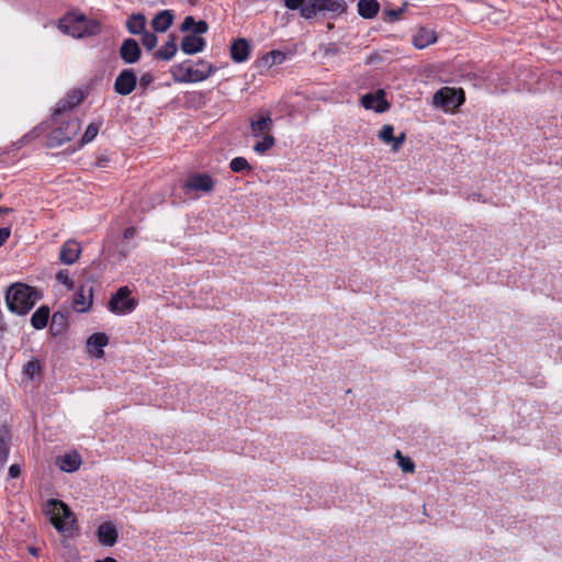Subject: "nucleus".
Here are the masks:
<instances>
[{"label":"nucleus","mask_w":562,"mask_h":562,"mask_svg":"<svg viewBox=\"0 0 562 562\" xmlns=\"http://www.w3.org/2000/svg\"><path fill=\"white\" fill-rule=\"evenodd\" d=\"M37 293L29 285L12 284L5 293L8 308L19 315H25L36 303Z\"/></svg>","instance_id":"1"},{"label":"nucleus","mask_w":562,"mask_h":562,"mask_svg":"<svg viewBox=\"0 0 562 562\" xmlns=\"http://www.w3.org/2000/svg\"><path fill=\"white\" fill-rule=\"evenodd\" d=\"M284 5L289 10H300L303 19H313L317 13L329 11L340 12L345 10L341 0H284Z\"/></svg>","instance_id":"2"},{"label":"nucleus","mask_w":562,"mask_h":562,"mask_svg":"<svg viewBox=\"0 0 562 562\" xmlns=\"http://www.w3.org/2000/svg\"><path fill=\"white\" fill-rule=\"evenodd\" d=\"M58 26L64 33L76 38L91 36L100 32L99 22L89 20L83 14H66L60 19Z\"/></svg>","instance_id":"3"},{"label":"nucleus","mask_w":562,"mask_h":562,"mask_svg":"<svg viewBox=\"0 0 562 562\" xmlns=\"http://www.w3.org/2000/svg\"><path fill=\"white\" fill-rule=\"evenodd\" d=\"M214 72V67L205 61L199 60L195 67L184 63L172 66L171 75L177 82H200L207 79Z\"/></svg>","instance_id":"4"},{"label":"nucleus","mask_w":562,"mask_h":562,"mask_svg":"<svg viewBox=\"0 0 562 562\" xmlns=\"http://www.w3.org/2000/svg\"><path fill=\"white\" fill-rule=\"evenodd\" d=\"M46 513L53 526L60 532L69 531L75 524L72 512L61 501L49 499L46 505Z\"/></svg>","instance_id":"5"},{"label":"nucleus","mask_w":562,"mask_h":562,"mask_svg":"<svg viewBox=\"0 0 562 562\" xmlns=\"http://www.w3.org/2000/svg\"><path fill=\"white\" fill-rule=\"evenodd\" d=\"M464 102L463 90L443 87L439 89L432 98V104L442 109L445 112H452Z\"/></svg>","instance_id":"6"},{"label":"nucleus","mask_w":562,"mask_h":562,"mask_svg":"<svg viewBox=\"0 0 562 562\" xmlns=\"http://www.w3.org/2000/svg\"><path fill=\"white\" fill-rule=\"evenodd\" d=\"M137 305L136 300L131 297V290L127 286H121L109 302V310L119 315L131 313Z\"/></svg>","instance_id":"7"},{"label":"nucleus","mask_w":562,"mask_h":562,"mask_svg":"<svg viewBox=\"0 0 562 562\" xmlns=\"http://www.w3.org/2000/svg\"><path fill=\"white\" fill-rule=\"evenodd\" d=\"M81 123L78 119L70 120L66 123L65 128H55L48 136L47 144L49 147L60 146L72 139L80 131Z\"/></svg>","instance_id":"8"},{"label":"nucleus","mask_w":562,"mask_h":562,"mask_svg":"<svg viewBox=\"0 0 562 562\" xmlns=\"http://www.w3.org/2000/svg\"><path fill=\"white\" fill-rule=\"evenodd\" d=\"M273 121L270 113L258 112L249 119L250 135L255 138L271 134Z\"/></svg>","instance_id":"9"},{"label":"nucleus","mask_w":562,"mask_h":562,"mask_svg":"<svg viewBox=\"0 0 562 562\" xmlns=\"http://www.w3.org/2000/svg\"><path fill=\"white\" fill-rule=\"evenodd\" d=\"M215 181L207 173H193L190 175L186 182L184 188L189 191L209 193L214 189Z\"/></svg>","instance_id":"10"},{"label":"nucleus","mask_w":562,"mask_h":562,"mask_svg":"<svg viewBox=\"0 0 562 562\" xmlns=\"http://www.w3.org/2000/svg\"><path fill=\"white\" fill-rule=\"evenodd\" d=\"M136 75L132 69L122 70L115 79L114 90L121 95H127L133 92L136 87Z\"/></svg>","instance_id":"11"},{"label":"nucleus","mask_w":562,"mask_h":562,"mask_svg":"<svg viewBox=\"0 0 562 562\" xmlns=\"http://www.w3.org/2000/svg\"><path fill=\"white\" fill-rule=\"evenodd\" d=\"M360 102L364 109L373 110L376 113H383L390 108V104L385 100V92L383 90H378L375 93H367L362 95Z\"/></svg>","instance_id":"12"},{"label":"nucleus","mask_w":562,"mask_h":562,"mask_svg":"<svg viewBox=\"0 0 562 562\" xmlns=\"http://www.w3.org/2000/svg\"><path fill=\"white\" fill-rule=\"evenodd\" d=\"M140 48L134 38H126L120 48V56L126 64H134L140 58Z\"/></svg>","instance_id":"13"},{"label":"nucleus","mask_w":562,"mask_h":562,"mask_svg":"<svg viewBox=\"0 0 562 562\" xmlns=\"http://www.w3.org/2000/svg\"><path fill=\"white\" fill-rule=\"evenodd\" d=\"M80 252V245L76 240L69 239L60 248L59 260L65 265H72L79 258Z\"/></svg>","instance_id":"14"},{"label":"nucleus","mask_w":562,"mask_h":562,"mask_svg":"<svg viewBox=\"0 0 562 562\" xmlns=\"http://www.w3.org/2000/svg\"><path fill=\"white\" fill-rule=\"evenodd\" d=\"M108 342L109 338L104 333H95L87 340L88 352L94 358H101L104 355L103 348Z\"/></svg>","instance_id":"15"},{"label":"nucleus","mask_w":562,"mask_h":562,"mask_svg":"<svg viewBox=\"0 0 562 562\" xmlns=\"http://www.w3.org/2000/svg\"><path fill=\"white\" fill-rule=\"evenodd\" d=\"M205 40L200 37L199 34L183 36L180 48L187 55L198 54L205 48Z\"/></svg>","instance_id":"16"},{"label":"nucleus","mask_w":562,"mask_h":562,"mask_svg":"<svg viewBox=\"0 0 562 562\" xmlns=\"http://www.w3.org/2000/svg\"><path fill=\"white\" fill-rule=\"evenodd\" d=\"M97 536L100 543L112 547L117 540V530L112 522H103L99 526Z\"/></svg>","instance_id":"17"},{"label":"nucleus","mask_w":562,"mask_h":562,"mask_svg":"<svg viewBox=\"0 0 562 562\" xmlns=\"http://www.w3.org/2000/svg\"><path fill=\"white\" fill-rule=\"evenodd\" d=\"M250 47L245 38H238L231 45V57L236 63H244L249 58Z\"/></svg>","instance_id":"18"},{"label":"nucleus","mask_w":562,"mask_h":562,"mask_svg":"<svg viewBox=\"0 0 562 562\" xmlns=\"http://www.w3.org/2000/svg\"><path fill=\"white\" fill-rule=\"evenodd\" d=\"M180 31L183 33L190 32V35L194 34H204L209 30V25L205 21L200 20L195 21V19L192 15H188L184 18L182 23L180 24Z\"/></svg>","instance_id":"19"},{"label":"nucleus","mask_w":562,"mask_h":562,"mask_svg":"<svg viewBox=\"0 0 562 562\" xmlns=\"http://www.w3.org/2000/svg\"><path fill=\"white\" fill-rule=\"evenodd\" d=\"M437 41V34L434 30L420 27L413 36V44L416 48L423 49Z\"/></svg>","instance_id":"20"},{"label":"nucleus","mask_w":562,"mask_h":562,"mask_svg":"<svg viewBox=\"0 0 562 562\" xmlns=\"http://www.w3.org/2000/svg\"><path fill=\"white\" fill-rule=\"evenodd\" d=\"M173 22V14L170 10L159 11L151 20V27L156 32H166Z\"/></svg>","instance_id":"21"},{"label":"nucleus","mask_w":562,"mask_h":562,"mask_svg":"<svg viewBox=\"0 0 562 562\" xmlns=\"http://www.w3.org/2000/svg\"><path fill=\"white\" fill-rule=\"evenodd\" d=\"M57 464L64 472H74L79 469L81 458L77 452L66 453L57 459Z\"/></svg>","instance_id":"22"},{"label":"nucleus","mask_w":562,"mask_h":562,"mask_svg":"<svg viewBox=\"0 0 562 562\" xmlns=\"http://www.w3.org/2000/svg\"><path fill=\"white\" fill-rule=\"evenodd\" d=\"M380 10V4L376 0H359L358 13L363 19H373Z\"/></svg>","instance_id":"23"},{"label":"nucleus","mask_w":562,"mask_h":562,"mask_svg":"<svg viewBox=\"0 0 562 562\" xmlns=\"http://www.w3.org/2000/svg\"><path fill=\"white\" fill-rule=\"evenodd\" d=\"M83 100V94L80 91H72L67 94L66 99L61 101L55 110V114H60L67 110L72 109Z\"/></svg>","instance_id":"24"},{"label":"nucleus","mask_w":562,"mask_h":562,"mask_svg":"<svg viewBox=\"0 0 562 562\" xmlns=\"http://www.w3.org/2000/svg\"><path fill=\"white\" fill-rule=\"evenodd\" d=\"M126 27L131 34H142L146 31V18L142 13L132 14L126 21Z\"/></svg>","instance_id":"25"},{"label":"nucleus","mask_w":562,"mask_h":562,"mask_svg":"<svg viewBox=\"0 0 562 562\" xmlns=\"http://www.w3.org/2000/svg\"><path fill=\"white\" fill-rule=\"evenodd\" d=\"M49 318V308L47 306H41L37 308L31 317V324L36 329H43L46 327Z\"/></svg>","instance_id":"26"},{"label":"nucleus","mask_w":562,"mask_h":562,"mask_svg":"<svg viewBox=\"0 0 562 562\" xmlns=\"http://www.w3.org/2000/svg\"><path fill=\"white\" fill-rule=\"evenodd\" d=\"M178 48L175 38L166 42L156 53L155 57L162 60H170L177 53Z\"/></svg>","instance_id":"27"},{"label":"nucleus","mask_w":562,"mask_h":562,"mask_svg":"<svg viewBox=\"0 0 562 562\" xmlns=\"http://www.w3.org/2000/svg\"><path fill=\"white\" fill-rule=\"evenodd\" d=\"M43 366L38 359H32L23 366V374L30 380L42 374Z\"/></svg>","instance_id":"28"},{"label":"nucleus","mask_w":562,"mask_h":562,"mask_svg":"<svg viewBox=\"0 0 562 562\" xmlns=\"http://www.w3.org/2000/svg\"><path fill=\"white\" fill-rule=\"evenodd\" d=\"M259 140L254 145V150L259 155H265L276 145V138L272 134L258 138Z\"/></svg>","instance_id":"29"},{"label":"nucleus","mask_w":562,"mask_h":562,"mask_svg":"<svg viewBox=\"0 0 562 562\" xmlns=\"http://www.w3.org/2000/svg\"><path fill=\"white\" fill-rule=\"evenodd\" d=\"M72 304L76 311L86 312L92 305V296L89 294V296L86 297L82 292H77L74 295Z\"/></svg>","instance_id":"30"},{"label":"nucleus","mask_w":562,"mask_h":562,"mask_svg":"<svg viewBox=\"0 0 562 562\" xmlns=\"http://www.w3.org/2000/svg\"><path fill=\"white\" fill-rule=\"evenodd\" d=\"M100 127H101V123H97V122L90 123L87 126V128L80 139L79 147H82V146L91 143L97 137Z\"/></svg>","instance_id":"31"},{"label":"nucleus","mask_w":562,"mask_h":562,"mask_svg":"<svg viewBox=\"0 0 562 562\" xmlns=\"http://www.w3.org/2000/svg\"><path fill=\"white\" fill-rule=\"evenodd\" d=\"M395 459L397 460L398 467L402 469L404 473H413L415 470V464L411 458L402 454L400 450L395 452Z\"/></svg>","instance_id":"32"},{"label":"nucleus","mask_w":562,"mask_h":562,"mask_svg":"<svg viewBox=\"0 0 562 562\" xmlns=\"http://www.w3.org/2000/svg\"><path fill=\"white\" fill-rule=\"evenodd\" d=\"M378 137L384 144L392 145L394 140V127L389 124L383 125L382 128L379 131Z\"/></svg>","instance_id":"33"},{"label":"nucleus","mask_w":562,"mask_h":562,"mask_svg":"<svg viewBox=\"0 0 562 562\" xmlns=\"http://www.w3.org/2000/svg\"><path fill=\"white\" fill-rule=\"evenodd\" d=\"M229 168L234 172H241L245 170H250V166L246 158L244 157H235L229 162Z\"/></svg>","instance_id":"34"},{"label":"nucleus","mask_w":562,"mask_h":562,"mask_svg":"<svg viewBox=\"0 0 562 562\" xmlns=\"http://www.w3.org/2000/svg\"><path fill=\"white\" fill-rule=\"evenodd\" d=\"M158 38L154 33L144 31L142 33V44L148 49L151 50L157 45Z\"/></svg>","instance_id":"35"},{"label":"nucleus","mask_w":562,"mask_h":562,"mask_svg":"<svg viewBox=\"0 0 562 562\" xmlns=\"http://www.w3.org/2000/svg\"><path fill=\"white\" fill-rule=\"evenodd\" d=\"M56 280L60 283L66 285L69 290L72 288L74 282L69 277V273L67 270H61L56 274Z\"/></svg>","instance_id":"36"},{"label":"nucleus","mask_w":562,"mask_h":562,"mask_svg":"<svg viewBox=\"0 0 562 562\" xmlns=\"http://www.w3.org/2000/svg\"><path fill=\"white\" fill-rule=\"evenodd\" d=\"M406 139L405 133H401L398 136H394V140L392 143V150L394 153L398 151Z\"/></svg>","instance_id":"37"},{"label":"nucleus","mask_w":562,"mask_h":562,"mask_svg":"<svg viewBox=\"0 0 562 562\" xmlns=\"http://www.w3.org/2000/svg\"><path fill=\"white\" fill-rule=\"evenodd\" d=\"M269 57L272 59V64H281L285 59V54L279 50H272Z\"/></svg>","instance_id":"38"},{"label":"nucleus","mask_w":562,"mask_h":562,"mask_svg":"<svg viewBox=\"0 0 562 562\" xmlns=\"http://www.w3.org/2000/svg\"><path fill=\"white\" fill-rule=\"evenodd\" d=\"M56 325H59L60 327H63L65 325V317L64 315L59 314V313H55L52 317V329L55 328Z\"/></svg>","instance_id":"39"},{"label":"nucleus","mask_w":562,"mask_h":562,"mask_svg":"<svg viewBox=\"0 0 562 562\" xmlns=\"http://www.w3.org/2000/svg\"><path fill=\"white\" fill-rule=\"evenodd\" d=\"M11 235V229L9 227L0 228V247L8 240Z\"/></svg>","instance_id":"40"},{"label":"nucleus","mask_w":562,"mask_h":562,"mask_svg":"<svg viewBox=\"0 0 562 562\" xmlns=\"http://www.w3.org/2000/svg\"><path fill=\"white\" fill-rule=\"evenodd\" d=\"M154 78L150 74H144L139 79V85L143 88H147L151 82Z\"/></svg>","instance_id":"41"},{"label":"nucleus","mask_w":562,"mask_h":562,"mask_svg":"<svg viewBox=\"0 0 562 562\" xmlns=\"http://www.w3.org/2000/svg\"><path fill=\"white\" fill-rule=\"evenodd\" d=\"M20 473H21V469H20L19 464H12L9 468V475H10V477L15 479V477H18L20 475Z\"/></svg>","instance_id":"42"},{"label":"nucleus","mask_w":562,"mask_h":562,"mask_svg":"<svg viewBox=\"0 0 562 562\" xmlns=\"http://www.w3.org/2000/svg\"><path fill=\"white\" fill-rule=\"evenodd\" d=\"M8 459V449L4 445L0 446V467H2Z\"/></svg>","instance_id":"43"},{"label":"nucleus","mask_w":562,"mask_h":562,"mask_svg":"<svg viewBox=\"0 0 562 562\" xmlns=\"http://www.w3.org/2000/svg\"><path fill=\"white\" fill-rule=\"evenodd\" d=\"M136 235V229L134 227H127L124 229L123 236L125 239L133 238Z\"/></svg>","instance_id":"44"},{"label":"nucleus","mask_w":562,"mask_h":562,"mask_svg":"<svg viewBox=\"0 0 562 562\" xmlns=\"http://www.w3.org/2000/svg\"><path fill=\"white\" fill-rule=\"evenodd\" d=\"M12 210L9 207H1L0 206V216L10 213Z\"/></svg>","instance_id":"45"},{"label":"nucleus","mask_w":562,"mask_h":562,"mask_svg":"<svg viewBox=\"0 0 562 562\" xmlns=\"http://www.w3.org/2000/svg\"><path fill=\"white\" fill-rule=\"evenodd\" d=\"M95 562H117V561L113 558H105L103 560H97Z\"/></svg>","instance_id":"46"},{"label":"nucleus","mask_w":562,"mask_h":562,"mask_svg":"<svg viewBox=\"0 0 562 562\" xmlns=\"http://www.w3.org/2000/svg\"><path fill=\"white\" fill-rule=\"evenodd\" d=\"M30 552L33 554V555H36L37 554V550L35 548H30Z\"/></svg>","instance_id":"47"},{"label":"nucleus","mask_w":562,"mask_h":562,"mask_svg":"<svg viewBox=\"0 0 562 562\" xmlns=\"http://www.w3.org/2000/svg\"><path fill=\"white\" fill-rule=\"evenodd\" d=\"M2 198V194L0 193V199Z\"/></svg>","instance_id":"48"}]
</instances>
